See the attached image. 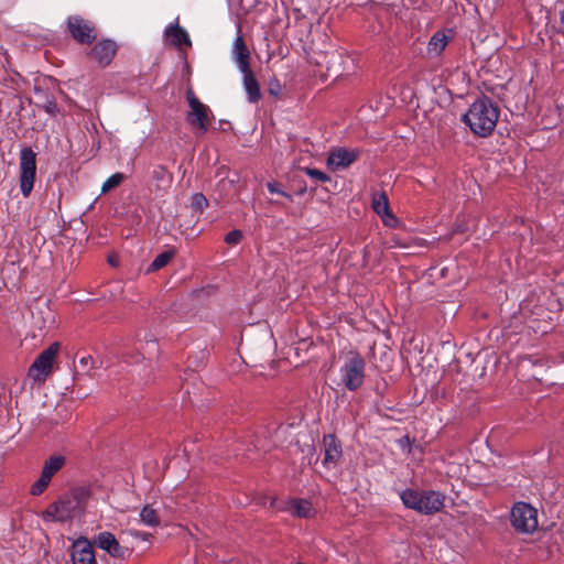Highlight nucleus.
<instances>
[{"instance_id":"obj_33","label":"nucleus","mask_w":564,"mask_h":564,"mask_svg":"<svg viewBox=\"0 0 564 564\" xmlns=\"http://www.w3.org/2000/svg\"><path fill=\"white\" fill-rule=\"evenodd\" d=\"M91 360V357H83L79 359V364L83 365V366H87L88 362Z\"/></svg>"},{"instance_id":"obj_25","label":"nucleus","mask_w":564,"mask_h":564,"mask_svg":"<svg viewBox=\"0 0 564 564\" xmlns=\"http://www.w3.org/2000/svg\"><path fill=\"white\" fill-rule=\"evenodd\" d=\"M126 178L127 176L121 172L112 174L104 182L101 186V193L105 194L117 188Z\"/></svg>"},{"instance_id":"obj_10","label":"nucleus","mask_w":564,"mask_h":564,"mask_svg":"<svg viewBox=\"0 0 564 564\" xmlns=\"http://www.w3.org/2000/svg\"><path fill=\"white\" fill-rule=\"evenodd\" d=\"M359 154L357 149H334L327 158V166L333 171L345 170L358 159Z\"/></svg>"},{"instance_id":"obj_20","label":"nucleus","mask_w":564,"mask_h":564,"mask_svg":"<svg viewBox=\"0 0 564 564\" xmlns=\"http://www.w3.org/2000/svg\"><path fill=\"white\" fill-rule=\"evenodd\" d=\"M139 521L150 528H156L161 524V519L158 510L153 507V505H145L139 514Z\"/></svg>"},{"instance_id":"obj_27","label":"nucleus","mask_w":564,"mask_h":564,"mask_svg":"<svg viewBox=\"0 0 564 564\" xmlns=\"http://www.w3.org/2000/svg\"><path fill=\"white\" fill-rule=\"evenodd\" d=\"M303 171L305 172L306 175H308L311 178H313L317 182L325 183V182L330 181V177L326 173L322 172L321 170L313 169V167H304Z\"/></svg>"},{"instance_id":"obj_12","label":"nucleus","mask_w":564,"mask_h":564,"mask_svg":"<svg viewBox=\"0 0 564 564\" xmlns=\"http://www.w3.org/2000/svg\"><path fill=\"white\" fill-rule=\"evenodd\" d=\"M164 37L167 43L180 50H182L184 46H192V41L187 31L178 25L177 19L166 26L164 31Z\"/></svg>"},{"instance_id":"obj_28","label":"nucleus","mask_w":564,"mask_h":564,"mask_svg":"<svg viewBox=\"0 0 564 564\" xmlns=\"http://www.w3.org/2000/svg\"><path fill=\"white\" fill-rule=\"evenodd\" d=\"M192 208L197 212H203L208 206V200L202 193H196L192 197Z\"/></svg>"},{"instance_id":"obj_14","label":"nucleus","mask_w":564,"mask_h":564,"mask_svg":"<svg viewBox=\"0 0 564 564\" xmlns=\"http://www.w3.org/2000/svg\"><path fill=\"white\" fill-rule=\"evenodd\" d=\"M73 564H97L93 545L86 539L73 543Z\"/></svg>"},{"instance_id":"obj_30","label":"nucleus","mask_w":564,"mask_h":564,"mask_svg":"<svg viewBox=\"0 0 564 564\" xmlns=\"http://www.w3.org/2000/svg\"><path fill=\"white\" fill-rule=\"evenodd\" d=\"M267 187H268V191H269L271 194H280V195H282V196L286 197L289 200H292V199H293V197H292V195H291V194H289V193H286V192H284V191H282V189H281V187H280V183H278V182H269V183L267 184Z\"/></svg>"},{"instance_id":"obj_31","label":"nucleus","mask_w":564,"mask_h":564,"mask_svg":"<svg viewBox=\"0 0 564 564\" xmlns=\"http://www.w3.org/2000/svg\"><path fill=\"white\" fill-rule=\"evenodd\" d=\"M380 217L383 224L391 228L395 227L399 223L398 218L391 212H388L387 214H383Z\"/></svg>"},{"instance_id":"obj_18","label":"nucleus","mask_w":564,"mask_h":564,"mask_svg":"<svg viewBox=\"0 0 564 564\" xmlns=\"http://www.w3.org/2000/svg\"><path fill=\"white\" fill-rule=\"evenodd\" d=\"M286 510L299 518H311L315 514L312 502L306 499L290 500Z\"/></svg>"},{"instance_id":"obj_4","label":"nucleus","mask_w":564,"mask_h":564,"mask_svg":"<svg viewBox=\"0 0 564 564\" xmlns=\"http://www.w3.org/2000/svg\"><path fill=\"white\" fill-rule=\"evenodd\" d=\"M340 380L349 391L358 390L365 381L366 361L355 350L347 352L344 364L339 369Z\"/></svg>"},{"instance_id":"obj_17","label":"nucleus","mask_w":564,"mask_h":564,"mask_svg":"<svg viewBox=\"0 0 564 564\" xmlns=\"http://www.w3.org/2000/svg\"><path fill=\"white\" fill-rule=\"evenodd\" d=\"M243 75V88L248 95L250 102H258L261 99L260 85L250 68L246 72H241Z\"/></svg>"},{"instance_id":"obj_7","label":"nucleus","mask_w":564,"mask_h":564,"mask_svg":"<svg viewBox=\"0 0 564 564\" xmlns=\"http://www.w3.org/2000/svg\"><path fill=\"white\" fill-rule=\"evenodd\" d=\"M59 344L53 343L43 350L28 370V377L35 382H44L53 372V366L59 352Z\"/></svg>"},{"instance_id":"obj_13","label":"nucleus","mask_w":564,"mask_h":564,"mask_svg":"<svg viewBox=\"0 0 564 564\" xmlns=\"http://www.w3.org/2000/svg\"><path fill=\"white\" fill-rule=\"evenodd\" d=\"M324 459L326 467L336 466L343 456L341 444L335 435L328 434L323 437Z\"/></svg>"},{"instance_id":"obj_9","label":"nucleus","mask_w":564,"mask_h":564,"mask_svg":"<svg viewBox=\"0 0 564 564\" xmlns=\"http://www.w3.org/2000/svg\"><path fill=\"white\" fill-rule=\"evenodd\" d=\"M67 28L72 37L78 43L90 44L97 37L95 24L79 15L69 17Z\"/></svg>"},{"instance_id":"obj_21","label":"nucleus","mask_w":564,"mask_h":564,"mask_svg":"<svg viewBox=\"0 0 564 564\" xmlns=\"http://www.w3.org/2000/svg\"><path fill=\"white\" fill-rule=\"evenodd\" d=\"M66 458L63 455H52L43 464L42 471L53 478L65 465Z\"/></svg>"},{"instance_id":"obj_5","label":"nucleus","mask_w":564,"mask_h":564,"mask_svg":"<svg viewBox=\"0 0 564 564\" xmlns=\"http://www.w3.org/2000/svg\"><path fill=\"white\" fill-rule=\"evenodd\" d=\"M512 529L519 534H533L539 527L538 510L524 501L516 502L509 516Z\"/></svg>"},{"instance_id":"obj_32","label":"nucleus","mask_w":564,"mask_h":564,"mask_svg":"<svg viewBox=\"0 0 564 564\" xmlns=\"http://www.w3.org/2000/svg\"><path fill=\"white\" fill-rule=\"evenodd\" d=\"M132 534H133V536L143 539V540H147V539H149L151 536V534H149V533L139 532V531H135Z\"/></svg>"},{"instance_id":"obj_1","label":"nucleus","mask_w":564,"mask_h":564,"mask_svg":"<svg viewBox=\"0 0 564 564\" xmlns=\"http://www.w3.org/2000/svg\"><path fill=\"white\" fill-rule=\"evenodd\" d=\"M498 117L497 106L491 99L484 97L470 105L468 111L463 116V121L475 134L487 137L495 130Z\"/></svg>"},{"instance_id":"obj_24","label":"nucleus","mask_w":564,"mask_h":564,"mask_svg":"<svg viewBox=\"0 0 564 564\" xmlns=\"http://www.w3.org/2000/svg\"><path fill=\"white\" fill-rule=\"evenodd\" d=\"M173 257H174V252L172 250L164 251V252L158 254L155 257V259L152 261V263L150 264L148 271L153 272V271H158V270L164 268L165 265L169 264V262L173 259Z\"/></svg>"},{"instance_id":"obj_2","label":"nucleus","mask_w":564,"mask_h":564,"mask_svg":"<svg viewBox=\"0 0 564 564\" xmlns=\"http://www.w3.org/2000/svg\"><path fill=\"white\" fill-rule=\"evenodd\" d=\"M86 498L87 491L85 489L73 490L51 503L44 511L43 517L50 521H66L83 510Z\"/></svg>"},{"instance_id":"obj_26","label":"nucleus","mask_w":564,"mask_h":564,"mask_svg":"<svg viewBox=\"0 0 564 564\" xmlns=\"http://www.w3.org/2000/svg\"><path fill=\"white\" fill-rule=\"evenodd\" d=\"M52 478L41 471L40 478L31 486L30 494L32 496H40L42 495L46 488L48 487Z\"/></svg>"},{"instance_id":"obj_16","label":"nucleus","mask_w":564,"mask_h":564,"mask_svg":"<svg viewBox=\"0 0 564 564\" xmlns=\"http://www.w3.org/2000/svg\"><path fill=\"white\" fill-rule=\"evenodd\" d=\"M232 53L235 55V59L237 63V66L240 72H246L248 68H250L249 58L250 53L247 48L245 41L241 35H238L234 42V48Z\"/></svg>"},{"instance_id":"obj_3","label":"nucleus","mask_w":564,"mask_h":564,"mask_svg":"<svg viewBox=\"0 0 564 564\" xmlns=\"http://www.w3.org/2000/svg\"><path fill=\"white\" fill-rule=\"evenodd\" d=\"M403 505L423 514H433L444 507L445 496L438 491L405 489L400 494Z\"/></svg>"},{"instance_id":"obj_19","label":"nucleus","mask_w":564,"mask_h":564,"mask_svg":"<svg viewBox=\"0 0 564 564\" xmlns=\"http://www.w3.org/2000/svg\"><path fill=\"white\" fill-rule=\"evenodd\" d=\"M448 36L444 31H437L433 34L431 37L429 45H427V53L431 56H438L444 51L448 43Z\"/></svg>"},{"instance_id":"obj_8","label":"nucleus","mask_w":564,"mask_h":564,"mask_svg":"<svg viewBox=\"0 0 564 564\" xmlns=\"http://www.w3.org/2000/svg\"><path fill=\"white\" fill-rule=\"evenodd\" d=\"M186 99L191 108L186 116L187 122L200 133H205L213 118L209 107L203 104L191 89L186 93Z\"/></svg>"},{"instance_id":"obj_15","label":"nucleus","mask_w":564,"mask_h":564,"mask_svg":"<svg viewBox=\"0 0 564 564\" xmlns=\"http://www.w3.org/2000/svg\"><path fill=\"white\" fill-rule=\"evenodd\" d=\"M96 543L113 557L123 558L128 552L126 547L119 544L116 536L108 531L100 532L97 535Z\"/></svg>"},{"instance_id":"obj_11","label":"nucleus","mask_w":564,"mask_h":564,"mask_svg":"<svg viewBox=\"0 0 564 564\" xmlns=\"http://www.w3.org/2000/svg\"><path fill=\"white\" fill-rule=\"evenodd\" d=\"M117 44L111 40H101L90 50V55L100 67H107L117 53Z\"/></svg>"},{"instance_id":"obj_22","label":"nucleus","mask_w":564,"mask_h":564,"mask_svg":"<svg viewBox=\"0 0 564 564\" xmlns=\"http://www.w3.org/2000/svg\"><path fill=\"white\" fill-rule=\"evenodd\" d=\"M152 177L158 182V188L164 189L171 185L172 176L164 166H156L152 171Z\"/></svg>"},{"instance_id":"obj_29","label":"nucleus","mask_w":564,"mask_h":564,"mask_svg":"<svg viewBox=\"0 0 564 564\" xmlns=\"http://www.w3.org/2000/svg\"><path fill=\"white\" fill-rule=\"evenodd\" d=\"M242 231L235 229L225 236V242L231 246H236L242 240Z\"/></svg>"},{"instance_id":"obj_23","label":"nucleus","mask_w":564,"mask_h":564,"mask_svg":"<svg viewBox=\"0 0 564 564\" xmlns=\"http://www.w3.org/2000/svg\"><path fill=\"white\" fill-rule=\"evenodd\" d=\"M372 209L379 216L390 212L389 200L384 192L376 193L372 197Z\"/></svg>"},{"instance_id":"obj_34","label":"nucleus","mask_w":564,"mask_h":564,"mask_svg":"<svg viewBox=\"0 0 564 564\" xmlns=\"http://www.w3.org/2000/svg\"><path fill=\"white\" fill-rule=\"evenodd\" d=\"M297 564H306V563L299 562Z\"/></svg>"},{"instance_id":"obj_6","label":"nucleus","mask_w":564,"mask_h":564,"mask_svg":"<svg viewBox=\"0 0 564 564\" xmlns=\"http://www.w3.org/2000/svg\"><path fill=\"white\" fill-rule=\"evenodd\" d=\"M19 160L20 189L26 198L30 196L35 182L36 153L30 147H23L20 150Z\"/></svg>"}]
</instances>
